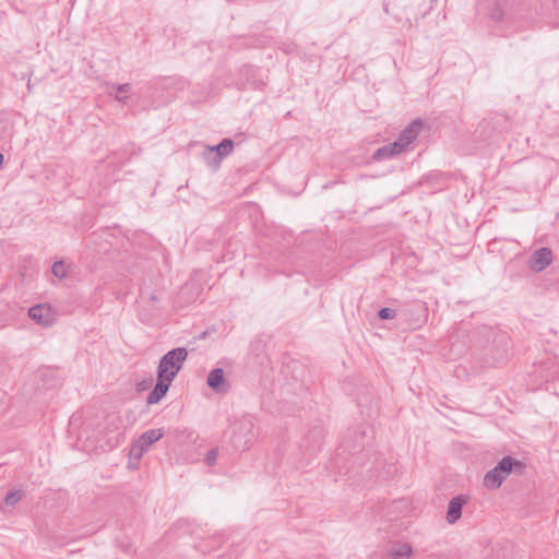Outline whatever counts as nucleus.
<instances>
[{"instance_id": "obj_1", "label": "nucleus", "mask_w": 559, "mask_h": 559, "mask_svg": "<svg viewBox=\"0 0 559 559\" xmlns=\"http://www.w3.org/2000/svg\"><path fill=\"white\" fill-rule=\"evenodd\" d=\"M396 320L395 326L402 332L413 331L423 325L427 319V308L421 302L405 305L400 309L386 307V320Z\"/></svg>"}, {"instance_id": "obj_23", "label": "nucleus", "mask_w": 559, "mask_h": 559, "mask_svg": "<svg viewBox=\"0 0 559 559\" xmlns=\"http://www.w3.org/2000/svg\"><path fill=\"white\" fill-rule=\"evenodd\" d=\"M2 163H3V154L0 153V166L2 165Z\"/></svg>"}, {"instance_id": "obj_17", "label": "nucleus", "mask_w": 559, "mask_h": 559, "mask_svg": "<svg viewBox=\"0 0 559 559\" xmlns=\"http://www.w3.org/2000/svg\"><path fill=\"white\" fill-rule=\"evenodd\" d=\"M489 15L491 20L499 22L503 19L504 14L500 5L498 3H495L493 8L490 10Z\"/></svg>"}, {"instance_id": "obj_4", "label": "nucleus", "mask_w": 559, "mask_h": 559, "mask_svg": "<svg viewBox=\"0 0 559 559\" xmlns=\"http://www.w3.org/2000/svg\"><path fill=\"white\" fill-rule=\"evenodd\" d=\"M423 127L424 121L419 118L407 124L399 134L397 140L386 147V157L395 156L407 151L417 139Z\"/></svg>"}, {"instance_id": "obj_5", "label": "nucleus", "mask_w": 559, "mask_h": 559, "mask_svg": "<svg viewBox=\"0 0 559 559\" xmlns=\"http://www.w3.org/2000/svg\"><path fill=\"white\" fill-rule=\"evenodd\" d=\"M164 431L162 429H150L143 432L132 444L131 455L136 459H141L150 447L162 439Z\"/></svg>"}, {"instance_id": "obj_13", "label": "nucleus", "mask_w": 559, "mask_h": 559, "mask_svg": "<svg viewBox=\"0 0 559 559\" xmlns=\"http://www.w3.org/2000/svg\"><path fill=\"white\" fill-rule=\"evenodd\" d=\"M413 554V548L408 543L395 542L386 549V556L391 559H406Z\"/></svg>"}, {"instance_id": "obj_11", "label": "nucleus", "mask_w": 559, "mask_h": 559, "mask_svg": "<svg viewBox=\"0 0 559 559\" xmlns=\"http://www.w3.org/2000/svg\"><path fill=\"white\" fill-rule=\"evenodd\" d=\"M171 382L173 381L166 379V377L157 374V382L148 393L146 403L151 405L158 403L166 395Z\"/></svg>"}, {"instance_id": "obj_22", "label": "nucleus", "mask_w": 559, "mask_h": 559, "mask_svg": "<svg viewBox=\"0 0 559 559\" xmlns=\"http://www.w3.org/2000/svg\"><path fill=\"white\" fill-rule=\"evenodd\" d=\"M378 317L381 320H384V307L378 310Z\"/></svg>"}, {"instance_id": "obj_12", "label": "nucleus", "mask_w": 559, "mask_h": 559, "mask_svg": "<svg viewBox=\"0 0 559 559\" xmlns=\"http://www.w3.org/2000/svg\"><path fill=\"white\" fill-rule=\"evenodd\" d=\"M487 124L499 133H507L512 129V119L504 112H493L490 115Z\"/></svg>"}, {"instance_id": "obj_15", "label": "nucleus", "mask_w": 559, "mask_h": 559, "mask_svg": "<svg viewBox=\"0 0 559 559\" xmlns=\"http://www.w3.org/2000/svg\"><path fill=\"white\" fill-rule=\"evenodd\" d=\"M23 497L22 490H13L7 493L4 502L7 506H15Z\"/></svg>"}, {"instance_id": "obj_10", "label": "nucleus", "mask_w": 559, "mask_h": 559, "mask_svg": "<svg viewBox=\"0 0 559 559\" xmlns=\"http://www.w3.org/2000/svg\"><path fill=\"white\" fill-rule=\"evenodd\" d=\"M207 385L216 393H225L228 391L229 384L225 379L223 368H215L209 373Z\"/></svg>"}, {"instance_id": "obj_2", "label": "nucleus", "mask_w": 559, "mask_h": 559, "mask_svg": "<svg viewBox=\"0 0 559 559\" xmlns=\"http://www.w3.org/2000/svg\"><path fill=\"white\" fill-rule=\"evenodd\" d=\"M525 469L524 462L510 455L503 456L493 468L486 473L484 485L489 489H498L510 474L522 476Z\"/></svg>"}, {"instance_id": "obj_9", "label": "nucleus", "mask_w": 559, "mask_h": 559, "mask_svg": "<svg viewBox=\"0 0 559 559\" xmlns=\"http://www.w3.org/2000/svg\"><path fill=\"white\" fill-rule=\"evenodd\" d=\"M467 501L468 499L464 495H459L449 501L445 516L449 524H454L461 519L462 508L467 503Z\"/></svg>"}, {"instance_id": "obj_19", "label": "nucleus", "mask_w": 559, "mask_h": 559, "mask_svg": "<svg viewBox=\"0 0 559 559\" xmlns=\"http://www.w3.org/2000/svg\"><path fill=\"white\" fill-rule=\"evenodd\" d=\"M384 157V146H381L379 147L374 154H373V159L376 160H381L382 158Z\"/></svg>"}, {"instance_id": "obj_7", "label": "nucleus", "mask_w": 559, "mask_h": 559, "mask_svg": "<svg viewBox=\"0 0 559 559\" xmlns=\"http://www.w3.org/2000/svg\"><path fill=\"white\" fill-rule=\"evenodd\" d=\"M28 316L32 320L43 326H51L56 321V313L47 304H39L31 307Z\"/></svg>"}, {"instance_id": "obj_14", "label": "nucleus", "mask_w": 559, "mask_h": 559, "mask_svg": "<svg viewBox=\"0 0 559 559\" xmlns=\"http://www.w3.org/2000/svg\"><path fill=\"white\" fill-rule=\"evenodd\" d=\"M130 90H131V85L129 83L118 84L116 86L117 92L115 94V98L118 102L126 104L129 99L127 94L130 92Z\"/></svg>"}, {"instance_id": "obj_8", "label": "nucleus", "mask_w": 559, "mask_h": 559, "mask_svg": "<svg viewBox=\"0 0 559 559\" xmlns=\"http://www.w3.org/2000/svg\"><path fill=\"white\" fill-rule=\"evenodd\" d=\"M552 262V252L549 248L543 247L534 251L530 259V267L536 272H540L549 266Z\"/></svg>"}, {"instance_id": "obj_20", "label": "nucleus", "mask_w": 559, "mask_h": 559, "mask_svg": "<svg viewBox=\"0 0 559 559\" xmlns=\"http://www.w3.org/2000/svg\"><path fill=\"white\" fill-rule=\"evenodd\" d=\"M240 71H241L243 74L249 75V74H252L253 69H252V67H248V66H246V67H243Z\"/></svg>"}, {"instance_id": "obj_6", "label": "nucleus", "mask_w": 559, "mask_h": 559, "mask_svg": "<svg viewBox=\"0 0 559 559\" xmlns=\"http://www.w3.org/2000/svg\"><path fill=\"white\" fill-rule=\"evenodd\" d=\"M233 140L224 139L215 146H206L203 152V157L209 164L218 165L224 157L228 156L233 152Z\"/></svg>"}, {"instance_id": "obj_16", "label": "nucleus", "mask_w": 559, "mask_h": 559, "mask_svg": "<svg viewBox=\"0 0 559 559\" xmlns=\"http://www.w3.org/2000/svg\"><path fill=\"white\" fill-rule=\"evenodd\" d=\"M51 271L52 274L58 278H64L67 276V267L62 261L55 262Z\"/></svg>"}, {"instance_id": "obj_18", "label": "nucleus", "mask_w": 559, "mask_h": 559, "mask_svg": "<svg viewBox=\"0 0 559 559\" xmlns=\"http://www.w3.org/2000/svg\"><path fill=\"white\" fill-rule=\"evenodd\" d=\"M217 455H218V450L217 449H211L207 451V453L205 454V463L209 465V466H213L216 462V459H217Z\"/></svg>"}, {"instance_id": "obj_3", "label": "nucleus", "mask_w": 559, "mask_h": 559, "mask_svg": "<svg viewBox=\"0 0 559 559\" xmlns=\"http://www.w3.org/2000/svg\"><path fill=\"white\" fill-rule=\"evenodd\" d=\"M188 357V350L185 347H177L166 353L159 360L157 374L166 377L173 381L183 366Z\"/></svg>"}, {"instance_id": "obj_21", "label": "nucleus", "mask_w": 559, "mask_h": 559, "mask_svg": "<svg viewBox=\"0 0 559 559\" xmlns=\"http://www.w3.org/2000/svg\"><path fill=\"white\" fill-rule=\"evenodd\" d=\"M247 84L255 90V88H259L263 83L261 81H253V82H248Z\"/></svg>"}]
</instances>
